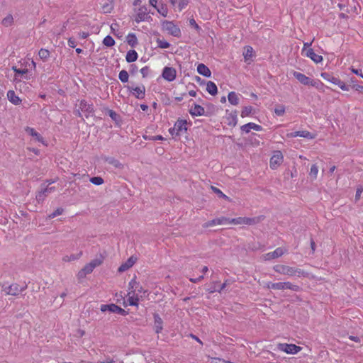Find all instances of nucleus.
I'll return each instance as SVG.
<instances>
[{
	"mask_svg": "<svg viewBox=\"0 0 363 363\" xmlns=\"http://www.w3.org/2000/svg\"><path fill=\"white\" fill-rule=\"evenodd\" d=\"M273 269L282 275L288 277H308V273L304 270L294 267L285 264H277L273 267Z\"/></svg>",
	"mask_w": 363,
	"mask_h": 363,
	"instance_id": "f257e3e1",
	"label": "nucleus"
},
{
	"mask_svg": "<svg viewBox=\"0 0 363 363\" xmlns=\"http://www.w3.org/2000/svg\"><path fill=\"white\" fill-rule=\"evenodd\" d=\"M27 289V285L25 284L21 286L17 283H13L10 285L3 284L1 286V290L5 293L6 295H11L17 296L21 294Z\"/></svg>",
	"mask_w": 363,
	"mask_h": 363,
	"instance_id": "f03ea898",
	"label": "nucleus"
},
{
	"mask_svg": "<svg viewBox=\"0 0 363 363\" xmlns=\"http://www.w3.org/2000/svg\"><path fill=\"white\" fill-rule=\"evenodd\" d=\"M78 106L79 109L75 110L74 113L79 117L82 116L81 112L84 113L86 117H88L89 114L94 111L93 106L88 104L85 100H81Z\"/></svg>",
	"mask_w": 363,
	"mask_h": 363,
	"instance_id": "7ed1b4c3",
	"label": "nucleus"
},
{
	"mask_svg": "<svg viewBox=\"0 0 363 363\" xmlns=\"http://www.w3.org/2000/svg\"><path fill=\"white\" fill-rule=\"evenodd\" d=\"M321 77L330 82H332L334 84L337 85L342 90L344 91H348L349 90V86L345 85V84L342 82L340 79H339L337 77H333L328 73L323 72L321 74Z\"/></svg>",
	"mask_w": 363,
	"mask_h": 363,
	"instance_id": "20e7f679",
	"label": "nucleus"
},
{
	"mask_svg": "<svg viewBox=\"0 0 363 363\" xmlns=\"http://www.w3.org/2000/svg\"><path fill=\"white\" fill-rule=\"evenodd\" d=\"M277 347L279 350L285 352L287 354H296L298 353L301 348L298 346H296L294 344H286V343H280L277 345Z\"/></svg>",
	"mask_w": 363,
	"mask_h": 363,
	"instance_id": "39448f33",
	"label": "nucleus"
},
{
	"mask_svg": "<svg viewBox=\"0 0 363 363\" xmlns=\"http://www.w3.org/2000/svg\"><path fill=\"white\" fill-rule=\"evenodd\" d=\"M293 76L302 84L310 85L312 86H316L317 83L315 82L301 72L294 71Z\"/></svg>",
	"mask_w": 363,
	"mask_h": 363,
	"instance_id": "423d86ee",
	"label": "nucleus"
},
{
	"mask_svg": "<svg viewBox=\"0 0 363 363\" xmlns=\"http://www.w3.org/2000/svg\"><path fill=\"white\" fill-rule=\"evenodd\" d=\"M164 29L174 37H179L181 34L180 28L171 21L163 23Z\"/></svg>",
	"mask_w": 363,
	"mask_h": 363,
	"instance_id": "0eeeda50",
	"label": "nucleus"
},
{
	"mask_svg": "<svg viewBox=\"0 0 363 363\" xmlns=\"http://www.w3.org/2000/svg\"><path fill=\"white\" fill-rule=\"evenodd\" d=\"M283 155L281 151H274L270 159V167L272 169H277L283 162Z\"/></svg>",
	"mask_w": 363,
	"mask_h": 363,
	"instance_id": "6e6552de",
	"label": "nucleus"
},
{
	"mask_svg": "<svg viewBox=\"0 0 363 363\" xmlns=\"http://www.w3.org/2000/svg\"><path fill=\"white\" fill-rule=\"evenodd\" d=\"M150 18V16L149 15V11L145 6H143L140 7L136 13L135 21H145Z\"/></svg>",
	"mask_w": 363,
	"mask_h": 363,
	"instance_id": "1a4fd4ad",
	"label": "nucleus"
},
{
	"mask_svg": "<svg viewBox=\"0 0 363 363\" xmlns=\"http://www.w3.org/2000/svg\"><path fill=\"white\" fill-rule=\"evenodd\" d=\"M162 77L168 82H172L177 76V71L173 67H165L162 72Z\"/></svg>",
	"mask_w": 363,
	"mask_h": 363,
	"instance_id": "9d476101",
	"label": "nucleus"
},
{
	"mask_svg": "<svg viewBox=\"0 0 363 363\" xmlns=\"http://www.w3.org/2000/svg\"><path fill=\"white\" fill-rule=\"evenodd\" d=\"M127 88L129 91H132L133 96L138 99H142L145 96V88L143 85L137 87L128 86Z\"/></svg>",
	"mask_w": 363,
	"mask_h": 363,
	"instance_id": "9b49d317",
	"label": "nucleus"
},
{
	"mask_svg": "<svg viewBox=\"0 0 363 363\" xmlns=\"http://www.w3.org/2000/svg\"><path fill=\"white\" fill-rule=\"evenodd\" d=\"M285 252V250L281 247H277L273 252L264 254L263 255V259L264 260H270L272 259L278 258L281 257Z\"/></svg>",
	"mask_w": 363,
	"mask_h": 363,
	"instance_id": "f8f14e48",
	"label": "nucleus"
},
{
	"mask_svg": "<svg viewBox=\"0 0 363 363\" xmlns=\"http://www.w3.org/2000/svg\"><path fill=\"white\" fill-rule=\"evenodd\" d=\"M94 268L88 263L86 264L77 274V279L82 281L87 274H91L94 271Z\"/></svg>",
	"mask_w": 363,
	"mask_h": 363,
	"instance_id": "ddd939ff",
	"label": "nucleus"
},
{
	"mask_svg": "<svg viewBox=\"0 0 363 363\" xmlns=\"http://www.w3.org/2000/svg\"><path fill=\"white\" fill-rule=\"evenodd\" d=\"M137 259L136 257L131 256L128 260L123 263L118 269L119 272H124L128 269H130L133 265L135 263Z\"/></svg>",
	"mask_w": 363,
	"mask_h": 363,
	"instance_id": "4468645a",
	"label": "nucleus"
},
{
	"mask_svg": "<svg viewBox=\"0 0 363 363\" xmlns=\"http://www.w3.org/2000/svg\"><path fill=\"white\" fill-rule=\"evenodd\" d=\"M291 137L295 138V137H302L306 138L308 139H314L315 138V135L313 133H311L309 131L307 130H299V131H295L290 134Z\"/></svg>",
	"mask_w": 363,
	"mask_h": 363,
	"instance_id": "2eb2a0df",
	"label": "nucleus"
},
{
	"mask_svg": "<svg viewBox=\"0 0 363 363\" xmlns=\"http://www.w3.org/2000/svg\"><path fill=\"white\" fill-rule=\"evenodd\" d=\"M303 54L306 57L311 58L315 63H319L323 61V57L315 53L312 48L308 49Z\"/></svg>",
	"mask_w": 363,
	"mask_h": 363,
	"instance_id": "dca6fc26",
	"label": "nucleus"
},
{
	"mask_svg": "<svg viewBox=\"0 0 363 363\" xmlns=\"http://www.w3.org/2000/svg\"><path fill=\"white\" fill-rule=\"evenodd\" d=\"M240 129L242 131L248 133L251 129H253L256 131H261L262 130V127L254 123H248L247 124L242 125L240 127Z\"/></svg>",
	"mask_w": 363,
	"mask_h": 363,
	"instance_id": "f3484780",
	"label": "nucleus"
},
{
	"mask_svg": "<svg viewBox=\"0 0 363 363\" xmlns=\"http://www.w3.org/2000/svg\"><path fill=\"white\" fill-rule=\"evenodd\" d=\"M54 187L45 186L42 188L41 191L38 192L36 199L38 201H43L44 199L51 192L54 191Z\"/></svg>",
	"mask_w": 363,
	"mask_h": 363,
	"instance_id": "a211bd4d",
	"label": "nucleus"
},
{
	"mask_svg": "<svg viewBox=\"0 0 363 363\" xmlns=\"http://www.w3.org/2000/svg\"><path fill=\"white\" fill-rule=\"evenodd\" d=\"M189 113L193 116H201L205 115V110L201 106L194 104V106L190 108Z\"/></svg>",
	"mask_w": 363,
	"mask_h": 363,
	"instance_id": "6ab92c4d",
	"label": "nucleus"
},
{
	"mask_svg": "<svg viewBox=\"0 0 363 363\" xmlns=\"http://www.w3.org/2000/svg\"><path fill=\"white\" fill-rule=\"evenodd\" d=\"M154 328L156 333L162 332L163 328V321L158 314H154Z\"/></svg>",
	"mask_w": 363,
	"mask_h": 363,
	"instance_id": "aec40b11",
	"label": "nucleus"
},
{
	"mask_svg": "<svg viewBox=\"0 0 363 363\" xmlns=\"http://www.w3.org/2000/svg\"><path fill=\"white\" fill-rule=\"evenodd\" d=\"M7 98L9 101L14 105H19L21 103V99L16 95L15 91L13 90L8 91Z\"/></svg>",
	"mask_w": 363,
	"mask_h": 363,
	"instance_id": "412c9836",
	"label": "nucleus"
},
{
	"mask_svg": "<svg viewBox=\"0 0 363 363\" xmlns=\"http://www.w3.org/2000/svg\"><path fill=\"white\" fill-rule=\"evenodd\" d=\"M197 72L199 74L206 77H210L211 75V72L209 68L202 63L199 64L197 67Z\"/></svg>",
	"mask_w": 363,
	"mask_h": 363,
	"instance_id": "4be33fe9",
	"label": "nucleus"
},
{
	"mask_svg": "<svg viewBox=\"0 0 363 363\" xmlns=\"http://www.w3.org/2000/svg\"><path fill=\"white\" fill-rule=\"evenodd\" d=\"M173 7L177 6L179 11L184 9L189 4V0H169Z\"/></svg>",
	"mask_w": 363,
	"mask_h": 363,
	"instance_id": "5701e85b",
	"label": "nucleus"
},
{
	"mask_svg": "<svg viewBox=\"0 0 363 363\" xmlns=\"http://www.w3.org/2000/svg\"><path fill=\"white\" fill-rule=\"evenodd\" d=\"M187 122L186 120H178L175 124V128L177 129V131H179V133L184 131L186 132L187 130Z\"/></svg>",
	"mask_w": 363,
	"mask_h": 363,
	"instance_id": "b1692460",
	"label": "nucleus"
},
{
	"mask_svg": "<svg viewBox=\"0 0 363 363\" xmlns=\"http://www.w3.org/2000/svg\"><path fill=\"white\" fill-rule=\"evenodd\" d=\"M128 301L130 306H138L139 298L138 296H135L134 291H130L128 293Z\"/></svg>",
	"mask_w": 363,
	"mask_h": 363,
	"instance_id": "393cba45",
	"label": "nucleus"
},
{
	"mask_svg": "<svg viewBox=\"0 0 363 363\" xmlns=\"http://www.w3.org/2000/svg\"><path fill=\"white\" fill-rule=\"evenodd\" d=\"M264 218V216H259L253 218L245 217L246 225H253L260 223Z\"/></svg>",
	"mask_w": 363,
	"mask_h": 363,
	"instance_id": "a878e982",
	"label": "nucleus"
},
{
	"mask_svg": "<svg viewBox=\"0 0 363 363\" xmlns=\"http://www.w3.org/2000/svg\"><path fill=\"white\" fill-rule=\"evenodd\" d=\"M82 255V252L77 254H72L70 255H65L62 257V260L64 262H70L79 259Z\"/></svg>",
	"mask_w": 363,
	"mask_h": 363,
	"instance_id": "bb28decb",
	"label": "nucleus"
},
{
	"mask_svg": "<svg viewBox=\"0 0 363 363\" xmlns=\"http://www.w3.org/2000/svg\"><path fill=\"white\" fill-rule=\"evenodd\" d=\"M228 125L235 127L238 123L237 112H231L227 117Z\"/></svg>",
	"mask_w": 363,
	"mask_h": 363,
	"instance_id": "cd10ccee",
	"label": "nucleus"
},
{
	"mask_svg": "<svg viewBox=\"0 0 363 363\" xmlns=\"http://www.w3.org/2000/svg\"><path fill=\"white\" fill-rule=\"evenodd\" d=\"M26 132L27 133H28L29 135H30L31 136L33 137H35V139L40 142V143H43V137L38 133L35 130V129H33V128H30V127H26V129H25Z\"/></svg>",
	"mask_w": 363,
	"mask_h": 363,
	"instance_id": "c85d7f7f",
	"label": "nucleus"
},
{
	"mask_svg": "<svg viewBox=\"0 0 363 363\" xmlns=\"http://www.w3.org/2000/svg\"><path fill=\"white\" fill-rule=\"evenodd\" d=\"M104 256L103 255L100 254L99 256H97L95 259H92L89 264L95 269L96 267L100 266L102 264L104 260Z\"/></svg>",
	"mask_w": 363,
	"mask_h": 363,
	"instance_id": "c756f323",
	"label": "nucleus"
},
{
	"mask_svg": "<svg viewBox=\"0 0 363 363\" xmlns=\"http://www.w3.org/2000/svg\"><path fill=\"white\" fill-rule=\"evenodd\" d=\"M266 287L274 290H284V282H268L266 284Z\"/></svg>",
	"mask_w": 363,
	"mask_h": 363,
	"instance_id": "7c9ffc66",
	"label": "nucleus"
},
{
	"mask_svg": "<svg viewBox=\"0 0 363 363\" xmlns=\"http://www.w3.org/2000/svg\"><path fill=\"white\" fill-rule=\"evenodd\" d=\"M206 91L212 96H214L218 92L217 86L213 82H208L206 84Z\"/></svg>",
	"mask_w": 363,
	"mask_h": 363,
	"instance_id": "2f4dec72",
	"label": "nucleus"
},
{
	"mask_svg": "<svg viewBox=\"0 0 363 363\" xmlns=\"http://www.w3.org/2000/svg\"><path fill=\"white\" fill-rule=\"evenodd\" d=\"M155 9L158 11L159 13H160L162 16L165 17L167 16L168 13V9L166 4L163 3H160Z\"/></svg>",
	"mask_w": 363,
	"mask_h": 363,
	"instance_id": "473e14b6",
	"label": "nucleus"
},
{
	"mask_svg": "<svg viewBox=\"0 0 363 363\" xmlns=\"http://www.w3.org/2000/svg\"><path fill=\"white\" fill-rule=\"evenodd\" d=\"M138 58V53L135 50H131L127 52L125 59L128 62H133Z\"/></svg>",
	"mask_w": 363,
	"mask_h": 363,
	"instance_id": "72a5a7b5",
	"label": "nucleus"
},
{
	"mask_svg": "<svg viewBox=\"0 0 363 363\" xmlns=\"http://www.w3.org/2000/svg\"><path fill=\"white\" fill-rule=\"evenodd\" d=\"M228 99L232 105H238L239 104V97L234 91H231L228 94Z\"/></svg>",
	"mask_w": 363,
	"mask_h": 363,
	"instance_id": "f704fd0d",
	"label": "nucleus"
},
{
	"mask_svg": "<svg viewBox=\"0 0 363 363\" xmlns=\"http://www.w3.org/2000/svg\"><path fill=\"white\" fill-rule=\"evenodd\" d=\"M126 41L131 47H135L138 44V40L135 34L129 33L126 37Z\"/></svg>",
	"mask_w": 363,
	"mask_h": 363,
	"instance_id": "c9c22d12",
	"label": "nucleus"
},
{
	"mask_svg": "<svg viewBox=\"0 0 363 363\" xmlns=\"http://www.w3.org/2000/svg\"><path fill=\"white\" fill-rule=\"evenodd\" d=\"M117 305L116 304H109V305H101V311L102 312L109 311L111 313H116Z\"/></svg>",
	"mask_w": 363,
	"mask_h": 363,
	"instance_id": "e433bc0d",
	"label": "nucleus"
},
{
	"mask_svg": "<svg viewBox=\"0 0 363 363\" xmlns=\"http://www.w3.org/2000/svg\"><path fill=\"white\" fill-rule=\"evenodd\" d=\"M105 161L113 165V167H115L116 168H122L123 165L122 164L116 159L113 158V157H106L105 159Z\"/></svg>",
	"mask_w": 363,
	"mask_h": 363,
	"instance_id": "4c0bfd02",
	"label": "nucleus"
},
{
	"mask_svg": "<svg viewBox=\"0 0 363 363\" xmlns=\"http://www.w3.org/2000/svg\"><path fill=\"white\" fill-rule=\"evenodd\" d=\"M285 289H289L293 291L298 292V291H301V287L298 285L292 284L290 281H286V282H284V290Z\"/></svg>",
	"mask_w": 363,
	"mask_h": 363,
	"instance_id": "58836bf2",
	"label": "nucleus"
},
{
	"mask_svg": "<svg viewBox=\"0 0 363 363\" xmlns=\"http://www.w3.org/2000/svg\"><path fill=\"white\" fill-rule=\"evenodd\" d=\"M13 23V18L12 15L9 14L5 18H4L1 21L2 26L5 27L11 26Z\"/></svg>",
	"mask_w": 363,
	"mask_h": 363,
	"instance_id": "ea45409f",
	"label": "nucleus"
},
{
	"mask_svg": "<svg viewBox=\"0 0 363 363\" xmlns=\"http://www.w3.org/2000/svg\"><path fill=\"white\" fill-rule=\"evenodd\" d=\"M252 53H253V49L252 47L247 46L246 48H245V52H243V56H244L245 60L247 61L250 58H251L252 57Z\"/></svg>",
	"mask_w": 363,
	"mask_h": 363,
	"instance_id": "a19ab883",
	"label": "nucleus"
},
{
	"mask_svg": "<svg viewBox=\"0 0 363 363\" xmlns=\"http://www.w3.org/2000/svg\"><path fill=\"white\" fill-rule=\"evenodd\" d=\"M103 44L106 47H112L115 45V40L111 36L107 35L104 38Z\"/></svg>",
	"mask_w": 363,
	"mask_h": 363,
	"instance_id": "79ce46f5",
	"label": "nucleus"
},
{
	"mask_svg": "<svg viewBox=\"0 0 363 363\" xmlns=\"http://www.w3.org/2000/svg\"><path fill=\"white\" fill-rule=\"evenodd\" d=\"M40 58L44 61L47 60L50 57V52L46 49H40L38 52Z\"/></svg>",
	"mask_w": 363,
	"mask_h": 363,
	"instance_id": "37998d69",
	"label": "nucleus"
},
{
	"mask_svg": "<svg viewBox=\"0 0 363 363\" xmlns=\"http://www.w3.org/2000/svg\"><path fill=\"white\" fill-rule=\"evenodd\" d=\"M230 224L233 225H246L245 217H238L236 218H232Z\"/></svg>",
	"mask_w": 363,
	"mask_h": 363,
	"instance_id": "c03bdc74",
	"label": "nucleus"
},
{
	"mask_svg": "<svg viewBox=\"0 0 363 363\" xmlns=\"http://www.w3.org/2000/svg\"><path fill=\"white\" fill-rule=\"evenodd\" d=\"M318 173V168L316 164H313L311 167V170L309 172V175L311 178L313 179H315L317 178V175Z\"/></svg>",
	"mask_w": 363,
	"mask_h": 363,
	"instance_id": "a18cd8bd",
	"label": "nucleus"
},
{
	"mask_svg": "<svg viewBox=\"0 0 363 363\" xmlns=\"http://www.w3.org/2000/svg\"><path fill=\"white\" fill-rule=\"evenodd\" d=\"M128 73L125 70H121L119 72L118 78L122 82H127L128 81Z\"/></svg>",
	"mask_w": 363,
	"mask_h": 363,
	"instance_id": "49530a36",
	"label": "nucleus"
},
{
	"mask_svg": "<svg viewBox=\"0 0 363 363\" xmlns=\"http://www.w3.org/2000/svg\"><path fill=\"white\" fill-rule=\"evenodd\" d=\"M252 111L253 108L252 106H245L241 112V116L242 118L247 117L252 113Z\"/></svg>",
	"mask_w": 363,
	"mask_h": 363,
	"instance_id": "de8ad7c7",
	"label": "nucleus"
},
{
	"mask_svg": "<svg viewBox=\"0 0 363 363\" xmlns=\"http://www.w3.org/2000/svg\"><path fill=\"white\" fill-rule=\"evenodd\" d=\"M274 113L278 116H281L285 113V107L283 105H279L277 106V107L274 109Z\"/></svg>",
	"mask_w": 363,
	"mask_h": 363,
	"instance_id": "09e8293b",
	"label": "nucleus"
},
{
	"mask_svg": "<svg viewBox=\"0 0 363 363\" xmlns=\"http://www.w3.org/2000/svg\"><path fill=\"white\" fill-rule=\"evenodd\" d=\"M157 43L158 47L160 48H162V49L168 48L170 46V44L168 42H167L166 40H161L160 38H158L157 40Z\"/></svg>",
	"mask_w": 363,
	"mask_h": 363,
	"instance_id": "8fccbe9b",
	"label": "nucleus"
},
{
	"mask_svg": "<svg viewBox=\"0 0 363 363\" xmlns=\"http://www.w3.org/2000/svg\"><path fill=\"white\" fill-rule=\"evenodd\" d=\"M90 182L95 185H101L104 181L101 177H94L90 179Z\"/></svg>",
	"mask_w": 363,
	"mask_h": 363,
	"instance_id": "3c124183",
	"label": "nucleus"
},
{
	"mask_svg": "<svg viewBox=\"0 0 363 363\" xmlns=\"http://www.w3.org/2000/svg\"><path fill=\"white\" fill-rule=\"evenodd\" d=\"M211 189L213 191V192L216 193L219 197L225 199L226 200H229V197L224 194L219 189L213 186H211Z\"/></svg>",
	"mask_w": 363,
	"mask_h": 363,
	"instance_id": "603ef678",
	"label": "nucleus"
},
{
	"mask_svg": "<svg viewBox=\"0 0 363 363\" xmlns=\"http://www.w3.org/2000/svg\"><path fill=\"white\" fill-rule=\"evenodd\" d=\"M232 218H226V217H220L217 218V223L218 225H225L230 224V220Z\"/></svg>",
	"mask_w": 363,
	"mask_h": 363,
	"instance_id": "864d4df0",
	"label": "nucleus"
},
{
	"mask_svg": "<svg viewBox=\"0 0 363 363\" xmlns=\"http://www.w3.org/2000/svg\"><path fill=\"white\" fill-rule=\"evenodd\" d=\"M138 286H139V284L136 281V280L135 279H132L129 282V291H134V292H135Z\"/></svg>",
	"mask_w": 363,
	"mask_h": 363,
	"instance_id": "5fc2aeb1",
	"label": "nucleus"
},
{
	"mask_svg": "<svg viewBox=\"0 0 363 363\" xmlns=\"http://www.w3.org/2000/svg\"><path fill=\"white\" fill-rule=\"evenodd\" d=\"M62 213H63V208H58L53 213H52L50 215H48V218L50 219L54 218L56 216L61 215Z\"/></svg>",
	"mask_w": 363,
	"mask_h": 363,
	"instance_id": "6e6d98bb",
	"label": "nucleus"
},
{
	"mask_svg": "<svg viewBox=\"0 0 363 363\" xmlns=\"http://www.w3.org/2000/svg\"><path fill=\"white\" fill-rule=\"evenodd\" d=\"M218 225L217 223V218L216 219H213L211 220H209L206 223H205L203 225V228H209V227H212V226H214V225Z\"/></svg>",
	"mask_w": 363,
	"mask_h": 363,
	"instance_id": "4d7b16f0",
	"label": "nucleus"
},
{
	"mask_svg": "<svg viewBox=\"0 0 363 363\" xmlns=\"http://www.w3.org/2000/svg\"><path fill=\"white\" fill-rule=\"evenodd\" d=\"M12 69L16 72V74H24L28 72L27 69H18L16 67H13Z\"/></svg>",
	"mask_w": 363,
	"mask_h": 363,
	"instance_id": "13d9d810",
	"label": "nucleus"
},
{
	"mask_svg": "<svg viewBox=\"0 0 363 363\" xmlns=\"http://www.w3.org/2000/svg\"><path fill=\"white\" fill-rule=\"evenodd\" d=\"M233 282L231 279H227L225 280L223 284L220 286V291L224 290L228 286L230 285Z\"/></svg>",
	"mask_w": 363,
	"mask_h": 363,
	"instance_id": "bf43d9fd",
	"label": "nucleus"
},
{
	"mask_svg": "<svg viewBox=\"0 0 363 363\" xmlns=\"http://www.w3.org/2000/svg\"><path fill=\"white\" fill-rule=\"evenodd\" d=\"M150 69L147 67H144L140 69V73L143 77H146L149 74Z\"/></svg>",
	"mask_w": 363,
	"mask_h": 363,
	"instance_id": "052dcab7",
	"label": "nucleus"
},
{
	"mask_svg": "<svg viewBox=\"0 0 363 363\" xmlns=\"http://www.w3.org/2000/svg\"><path fill=\"white\" fill-rule=\"evenodd\" d=\"M314 39H313V40L310 43H303V48L302 49V54H303L304 52H306V50L308 49H309V47L312 45Z\"/></svg>",
	"mask_w": 363,
	"mask_h": 363,
	"instance_id": "680f3d73",
	"label": "nucleus"
},
{
	"mask_svg": "<svg viewBox=\"0 0 363 363\" xmlns=\"http://www.w3.org/2000/svg\"><path fill=\"white\" fill-rule=\"evenodd\" d=\"M76 40L75 39L72 38H69L68 39V45L70 47V48H75L76 47Z\"/></svg>",
	"mask_w": 363,
	"mask_h": 363,
	"instance_id": "e2e57ef3",
	"label": "nucleus"
},
{
	"mask_svg": "<svg viewBox=\"0 0 363 363\" xmlns=\"http://www.w3.org/2000/svg\"><path fill=\"white\" fill-rule=\"evenodd\" d=\"M189 24L191 26H194L197 30H199L201 29V28L199 26V25L196 23V21L194 18L189 20Z\"/></svg>",
	"mask_w": 363,
	"mask_h": 363,
	"instance_id": "0e129e2a",
	"label": "nucleus"
},
{
	"mask_svg": "<svg viewBox=\"0 0 363 363\" xmlns=\"http://www.w3.org/2000/svg\"><path fill=\"white\" fill-rule=\"evenodd\" d=\"M363 192V187L360 186L357 188L355 195V199L357 200L360 198L361 194Z\"/></svg>",
	"mask_w": 363,
	"mask_h": 363,
	"instance_id": "69168bd1",
	"label": "nucleus"
},
{
	"mask_svg": "<svg viewBox=\"0 0 363 363\" xmlns=\"http://www.w3.org/2000/svg\"><path fill=\"white\" fill-rule=\"evenodd\" d=\"M169 133L172 135H179L180 133H179V131H177V129L175 128V126L174 125L173 128H170L169 130Z\"/></svg>",
	"mask_w": 363,
	"mask_h": 363,
	"instance_id": "338daca9",
	"label": "nucleus"
},
{
	"mask_svg": "<svg viewBox=\"0 0 363 363\" xmlns=\"http://www.w3.org/2000/svg\"><path fill=\"white\" fill-rule=\"evenodd\" d=\"M98 363H116V362L113 359L107 357L104 361L99 362Z\"/></svg>",
	"mask_w": 363,
	"mask_h": 363,
	"instance_id": "774afa93",
	"label": "nucleus"
}]
</instances>
